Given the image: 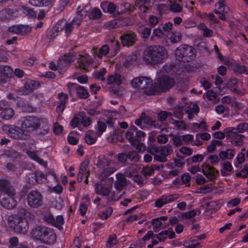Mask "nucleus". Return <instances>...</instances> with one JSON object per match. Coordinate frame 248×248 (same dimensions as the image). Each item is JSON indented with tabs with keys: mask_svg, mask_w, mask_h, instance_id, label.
Segmentation results:
<instances>
[{
	"mask_svg": "<svg viewBox=\"0 0 248 248\" xmlns=\"http://www.w3.org/2000/svg\"><path fill=\"white\" fill-rule=\"evenodd\" d=\"M116 181L115 183L114 186L117 190H121L124 186L126 185V179L124 175L121 173H118L116 175Z\"/></svg>",
	"mask_w": 248,
	"mask_h": 248,
	"instance_id": "nucleus-30",
	"label": "nucleus"
},
{
	"mask_svg": "<svg viewBox=\"0 0 248 248\" xmlns=\"http://www.w3.org/2000/svg\"><path fill=\"white\" fill-rule=\"evenodd\" d=\"M237 132V130L236 129V127L234 128L232 127H229L224 129L225 135L226 136H229L231 138L233 137V135H235V134Z\"/></svg>",
	"mask_w": 248,
	"mask_h": 248,
	"instance_id": "nucleus-61",
	"label": "nucleus"
},
{
	"mask_svg": "<svg viewBox=\"0 0 248 248\" xmlns=\"http://www.w3.org/2000/svg\"><path fill=\"white\" fill-rule=\"evenodd\" d=\"M215 189L214 187L204 186L198 188L197 189V193L202 194H206L212 192Z\"/></svg>",
	"mask_w": 248,
	"mask_h": 248,
	"instance_id": "nucleus-47",
	"label": "nucleus"
},
{
	"mask_svg": "<svg viewBox=\"0 0 248 248\" xmlns=\"http://www.w3.org/2000/svg\"><path fill=\"white\" fill-rule=\"evenodd\" d=\"M200 245V243L194 239L190 241H186L184 243V246L186 248H196Z\"/></svg>",
	"mask_w": 248,
	"mask_h": 248,
	"instance_id": "nucleus-55",
	"label": "nucleus"
},
{
	"mask_svg": "<svg viewBox=\"0 0 248 248\" xmlns=\"http://www.w3.org/2000/svg\"><path fill=\"white\" fill-rule=\"evenodd\" d=\"M20 10L25 15L29 17H34L36 16V13L32 9L29 7L21 6Z\"/></svg>",
	"mask_w": 248,
	"mask_h": 248,
	"instance_id": "nucleus-44",
	"label": "nucleus"
},
{
	"mask_svg": "<svg viewBox=\"0 0 248 248\" xmlns=\"http://www.w3.org/2000/svg\"><path fill=\"white\" fill-rule=\"evenodd\" d=\"M175 234L172 228H169L168 230L162 231L158 234L155 235L156 238L160 242L164 241L168 236L170 239L175 237Z\"/></svg>",
	"mask_w": 248,
	"mask_h": 248,
	"instance_id": "nucleus-26",
	"label": "nucleus"
},
{
	"mask_svg": "<svg viewBox=\"0 0 248 248\" xmlns=\"http://www.w3.org/2000/svg\"><path fill=\"white\" fill-rule=\"evenodd\" d=\"M38 86L39 83L37 82L29 79L24 84V89L20 94L22 95L29 94Z\"/></svg>",
	"mask_w": 248,
	"mask_h": 248,
	"instance_id": "nucleus-21",
	"label": "nucleus"
},
{
	"mask_svg": "<svg viewBox=\"0 0 248 248\" xmlns=\"http://www.w3.org/2000/svg\"><path fill=\"white\" fill-rule=\"evenodd\" d=\"M96 165L101 170L98 175V179L100 181L104 180L117 170V163L108 156H99Z\"/></svg>",
	"mask_w": 248,
	"mask_h": 248,
	"instance_id": "nucleus-3",
	"label": "nucleus"
},
{
	"mask_svg": "<svg viewBox=\"0 0 248 248\" xmlns=\"http://www.w3.org/2000/svg\"><path fill=\"white\" fill-rule=\"evenodd\" d=\"M117 20L119 28L131 25L133 23L132 20L129 17L120 18Z\"/></svg>",
	"mask_w": 248,
	"mask_h": 248,
	"instance_id": "nucleus-41",
	"label": "nucleus"
},
{
	"mask_svg": "<svg viewBox=\"0 0 248 248\" xmlns=\"http://www.w3.org/2000/svg\"><path fill=\"white\" fill-rule=\"evenodd\" d=\"M110 50L109 47L108 45H103L99 49V53L97 55V57L99 59H101L103 56H106L108 54Z\"/></svg>",
	"mask_w": 248,
	"mask_h": 248,
	"instance_id": "nucleus-48",
	"label": "nucleus"
},
{
	"mask_svg": "<svg viewBox=\"0 0 248 248\" xmlns=\"http://www.w3.org/2000/svg\"><path fill=\"white\" fill-rule=\"evenodd\" d=\"M202 170L203 174L210 180L216 179L218 174V171L216 169L208 164H203L202 166Z\"/></svg>",
	"mask_w": 248,
	"mask_h": 248,
	"instance_id": "nucleus-18",
	"label": "nucleus"
},
{
	"mask_svg": "<svg viewBox=\"0 0 248 248\" xmlns=\"http://www.w3.org/2000/svg\"><path fill=\"white\" fill-rule=\"evenodd\" d=\"M114 179L113 177H109L106 180V183L109 185V187H106L99 185H96L95 188V192L99 195H102L103 196H108L110 193V189L112 187Z\"/></svg>",
	"mask_w": 248,
	"mask_h": 248,
	"instance_id": "nucleus-16",
	"label": "nucleus"
},
{
	"mask_svg": "<svg viewBox=\"0 0 248 248\" xmlns=\"http://www.w3.org/2000/svg\"><path fill=\"white\" fill-rule=\"evenodd\" d=\"M136 35L132 31H127L121 37L122 44L124 46L133 45L136 40Z\"/></svg>",
	"mask_w": 248,
	"mask_h": 248,
	"instance_id": "nucleus-20",
	"label": "nucleus"
},
{
	"mask_svg": "<svg viewBox=\"0 0 248 248\" xmlns=\"http://www.w3.org/2000/svg\"><path fill=\"white\" fill-rule=\"evenodd\" d=\"M174 84L172 78L167 76L159 78L154 84V94L166 92L171 88Z\"/></svg>",
	"mask_w": 248,
	"mask_h": 248,
	"instance_id": "nucleus-9",
	"label": "nucleus"
},
{
	"mask_svg": "<svg viewBox=\"0 0 248 248\" xmlns=\"http://www.w3.org/2000/svg\"><path fill=\"white\" fill-rule=\"evenodd\" d=\"M237 132L242 133L245 131H248V123H241L236 127Z\"/></svg>",
	"mask_w": 248,
	"mask_h": 248,
	"instance_id": "nucleus-64",
	"label": "nucleus"
},
{
	"mask_svg": "<svg viewBox=\"0 0 248 248\" xmlns=\"http://www.w3.org/2000/svg\"><path fill=\"white\" fill-rule=\"evenodd\" d=\"M140 31L142 34V37L148 38L151 34V30L148 27L141 26L140 28Z\"/></svg>",
	"mask_w": 248,
	"mask_h": 248,
	"instance_id": "nucleus-62",
	"label": "nucleus"
},
{
	"mask_svg": "<svg viewBox=\"0 0 248 248\" xmlns=\"http://www.w3.org/2000/svg\"><path fill=\"white\" fill-rule=\"evenodd\" d=\"M31 234L34 239L46 244L53 243L56 240V234L52 229L45 227H37L31 231Z\"/></svg>",
	"mask_w": 248,
	"mask_h": 248,
	"instance_id": "nucleus-4",
	"label": "nucleus"
},
{
	"mask_svg": "<svg viewBox=\"0 0 248 248\" xmlns=\"http://www.w3.org/2000/svg\"><path fill=\"white\" fill-rule=\"evenodd\" d=\"M238 132H237L235 135H233V137H232V140H231V143L235 146H239L242 144L243 142V136L238 134Z\"/></svg>",
	"mask_w": 248,
	"mask_h": 248,
	"instance_id": "nucleus-45",
	"label": "nucleus"
},
{
	"mask_svg": "<svg viewBox=\"0 0 248 248\" xmlns=\"http://www.w3.org/2000/svg\"><path fill=\"white\" fill-rule=\"evenodd\" d=\"M168 38L172 44L178 43L182 39V35L178 31H172L168 35Z\"/></svg>",
	"mask_w": 248,
	"mask_h": 248,
	"instance_id": "nucleus-37",
	"label": "nucleus"
},
{
	"mask_svg": "<svg viewBox=\"0 0 248 248\" xmlns=\"http://www.w3.org/2000/svg\"><path fill=\"white\" fill-rule=\"evenodd\" d=\"M44 221L47 223L48 224H51L53 226V224H55V218L50 213H46L44 216Z\"/></svg>",
	"mask_w": 248,
	"mask_h": 248,
	"instance_id": "nucleus-59",
	"label": "nucleus"
},
{
	"mask_svg": "<svg viewBox=\"0 0 248 248\" xmlns=\"http://www.w3.org/2000/svg\"><path fill=\"white\" fill-rule=\"evenodd\" d=\"M171 113L166 111H160L157 115L158 120L160 122L165 121L168 116H170Z\"/></svg>",
	"mask_w": 248,
	"mask_h": 248,
	"instance_id": "nucleus-58",
	"label": "nucleus"
},
{
	"mask_svg": "<svg viewBox=\"0 0 248 248\" xmlns=\"http://www.w3.org/2000/svg\"><path fill=\"white\" fill-rule=\"evenodd\" d=\"M175 56L179 62H186L193 60L196 56V53L191 46L183 45L176 49Z\"/></svg>",
	"mask_w": 248,
	"mask_h": 248,
	"instance_id": "nucleus-7",
	"label": "nucleus"
},
{
	"mask_svg": "<svg viewBox=\"0 0 248 248\" xmlns=\"http://www.w3.org/2000/svg\"><path fill=\"white\" fill-rule=\"evenodd\" d=\"M13 72V70L11 67L7 65L0 66V75L9 77Z\"/></svg>",
	"mask_w": 248,
	"mask_h": 248,
	"instance_id": "nucleus-46",
	"label": "nucleus"
},
{
	"mask_svg": "<svg viewBox=\"0 0 248 248\" xmlns=\"http://www.w3.org/2000/svg\"><path fill=\"white\" fill-rule=\"evenodd\" d=\"M67 86L69 89V93L70 94H71V91L70 88L74 87L76 89L77 95L79 98L86 99L89 96V93L83 86H81L74 83H68Z\"/></svg>",
	"mask_w": 248,
	"mask_h": 248,
	"instance_id": "nucleus-17",
	"label": "nucleus"
},
{
	"mask_svg": "<svg viewBox=\"0 0 248 248\" xmlns=\"http://www.w3.org/2000/svg\"><path fill=\"white\" fill-rule=\"evenodd\" d=\"M131 83L132 87L143 91L146 94H154V85H153L151 78L146 77H137L134 78Z\"/></svg>",
	"mask_w": 248,
	"mask_h": 248,
	"instance_id": "nucleus-6",
	"label": "nucleus"
},
{
	"mask_svg": "<svg viewBox=\"0 0 248 248\" xmlns=\"http://www.w3.org/2000/svg\"><path fill=\"white\" fill-rule=\"evenodd\" d=\"M41 122L42 120H40L38 117L28 116L21 118L19 120L17 124L23 131L31 132L41 125Z\"/></svg>",
	"mask_w": 248,
	"mask_h": 248,
	"instance_id": "nucleus-8",
	"label": "nucleus"
},
{
	"mask_svg": "<svg viewBox=\"0 0 248 248\" xmlns=\"http://www.w3.org/2000/svg\"><path fill=\"white\" fill-rule=\"evenodd\" d=\"M0 203L3 207L8 209H13L17 205L15 190L9 191L7 193H1L0 196Z\"/></svg>",
	"mask_w": 248,
	"mask_h": 248,
	"instance_id": "nucleus-11",
	"label": "nucleus"
},
{
	"mask_svg": "<svg viewBox=\"0 0 248 248\" xmlns=\"http://www.w3.org/2000/svg\"><path fill=\"white\" fill-rule=\"evenodd\" d=\"M148 152L154 155V160L165 163L167 161V157L172 154L173 149L169 144L159 146H153L148 148Z\"/></svg>",
	"mask_w": 248,
	"mask_h": 248,
	"instance_id": "nucleus-5",
	"label": "nucleus"
},
{
	"mask_svg": "<svg viewBox=\"0 0 248 248\" xmlns=\"http://www.w3.org/2000/svg\"><path fill=\"white\" fill-rule=\"evenodd\" d=\"M15 114V111L11 108H5L0 113L1 117L6 120L11 119Z\"/></svg>",
	"mask_w": 248,
	"mask_h": 248,
	"instance_id": "nucleus-36",
	"label": "nucleus"
},
{
	"mask_svg": "<svg viewBox=\"0 0 248 248\" xmlns=\"http://www.w3.org/2000/svg\"><path fill=\"white\" fill-rule=\"evenodd\" d=\"M14 190L8 181L4 179L0 180V190L2 193H7L10 190L13 191Z\"/></svg>",
	"mask_w": 248,
	"mask_h": 248,
	"instance_id": "nucleus-34",
	"label": "nucleus"
},
{
	"mask_svg": "<svg viewBox=\"0 0 248 248\" xmlns=\"http://www.w3.org/2000/svg\"><path fill=\"white\" fill-rule=\"evenodd\" d=\"M106 128L107 125L104 122L98 121L96 126V131L95 133V136L97 137H100L102 133L106 130Z\"/></svg>",
	"mask_w": 248,
	"mask_h": 248,
	"instance_id": "nucleus-40",
	"label": "nucleus"
},
{
	"mask_svg": "<svg viewBox=\"0 0 248 248\" xmlns=\"http://www.w3.org/2000/svg\"><path fill=\"white\" fill-rule=\"evenodd\" d=\"M93 62V60L90 56L86 54L84 56L80 55L78 59V67L82 69L86 70L88 66Z\"/></svg>",
	"mask_w": 248,
	"mask_h": 248,
	"instance_id": "nucleus-23",
	"label": "nucleus"
},
{
	"mask_svg": "<svg viewBox=\"0 0 248 248\" xmlns=\"http://www.w3.org/2000/svg\"><path fill=\"white\" fill-rule=\"evenodd\" d=\"M18 11L16 8H5L0 11V19H14L18 16Z\"/></svg>",
	"mask_w": 248,
	"mask_h": 248,
	"instance_id": "nucleus-19",
	"label": "nucleus"
},
{
	"mask_svg": "<svg viewBox=\"0 0 248 248\" xmlns=\"http://www.w3.org/2000/svg\"><path fill=\"white\" fill-rule=\"evenodd\" d=\"M50 175L53 176L56 182H58L59 181V178L57 177L56 174L53 171H50L47 173L46 175L41 172H38L36 173L35 175L36 181L38 183H42L44 182L43 179L46 180V177Z\"/></svg>",
	"mask_w": 248,
	"mask_h": 248,
	"instance_id": "nucleus-28",
	"label": "nucleus"
},
{
	"mask_svg": "<svg viewBox=\"0 0 248 248\" xmlns=\"http://www.w3.org/2000/svg\"><path fill=\"white\" fill-rule=\"evenodd\" d=\"M170 9L171 12L177 13L182 11L183 7L179 4L175 2L170 4Z\"/></svg>",
	"mask_w": 248,
	"mask_h": 248,
	"instance_id": "nucleus-54",
	"label": "nucleus"
},
{
	"mask_svg": "<svg viewBox=\"0 0 248 248\" xmlns=\"http://www.w3.org/2000/svg\"><path fill=\"white\" fill-rule=\"evenodd\" d=\"M197 28L202 31V35L204 37L210 38L214 36L213 31L209 29L204 23H200Z\"/></svg>",
	"mask_w": 248,
	"mask_h": 248,
	"instance_id": "nucleus-27",
	"label": "nucleus"
},
{
	"mask_svg": "<svg viewBox=\"0 0 248 248\" xmlns=\"http://www.w3.org/2000/svg\"><path fill=\"white\" fill-rule=\"evenodd\" d=\"M80 123L85 127L89 126L91 124V119L87 117L83 112L79 113Z\"/></svg>",
	"mask_w": 248,
	"mask_h": 248,
	"instance_id": "nucleus-42",
	"label": "nucleus"
},
{
	"mask_svg": "<svg viewBox=\"0 0 248 248\" xmlns=\"http://www.w3.org/2000/svg\"><path fill=\"white\" fill-rule=\"evenodd\" d=\"M101 15V11L97 8H94L92 11L90 17L93 19H98L100 17Z\"/></svg>",
	"mask_w": 248,
	"mask_h": 248,
	"instance_id": "nucleus-63",
	"label": "nucleus"
},
{
	"mask_svg": "<svg viewBox=\"0 0 248 248\" xmlns=\"http://www.w3.org/2000/svg\"><path fill=\"white\" fill-rule=\"evenodd\" d=\"M152 223L153 225V230L155 232L159 231L160 228L161 227L162 223L159 220V218H155L152 220Z\"/></svg>",
	"mask_w": 248,
	"mask_h": 248,
	"instance_id": "nucleus-56",
	"label": "nucleus"
},
{
	"mask_svg": "<svg viewBox=\"0 0 248 248\" xmlns=\"http://www.w3.org/2000/svg\"><path fill=\"white\" fill-rule=\"evenodd\" d=\"M179 198L180 194L178 193L163 195L155 200L153 206L155 207L160 208L166 204L174 202Z\"/></svg>",
	"mask_w": 248,
	"mask_h": 248,
	"instance_id": "nucleus-12",
	"label": "nucleus"
},
{
	"mask_svg": "<svg viewBox=\"0 0 248 248\" xmlns=\"http://www.w3.org/2000/svg\"><path fill=\"white\" fill-rule=\"evenodd\" d=\"M4 154L6 156L14 158H17L19 156V153L13 149H8L5 151Z\"/></svg>",
	"mask_w": 248,
	"mask_h": 248,
	"instance_id": "nucleus-60",
	"label": "nucleus"
},
{
	"mask_svg": "<svg viewBox=\"0 0 248 248\" xmlns=\"http://www.w3.org/2000/svg\"><path fill=\"white\" fill-rule=\"evenodd\" d=\"M85 140L86 142L89 145L93 144L96 140V137L93 135V132H89L85 135Z\"/></svg>",
	"mask_w": 248,
	"mask_h": 248,
	"instance_id": "nucleus-51",
	"label": "nucleus"
},
{
	"mask_svg": "<svg viewBox=\"0 0 248 248\" xmlns=\"http://www.w3.org/2000/svg\"><path fill=\"white\" fill-rule=\"evenodd\" d=\"M117 243V240L116 239V236L114 234L111 235L107 241L106 246L111 248L116 245Z\"/></svg>",
	"mask_w": 248,
	"mask_h": 248,
	"instance_id": "nucleus-57",
	"label": "nucleus"
},
{
	"mask_svg": "<svg viewBox=\"0 0 248 248\" xmlns=\"http://www.w3.org/2000/svg\"><path fill=\"white\" fill-rule=\"evenodd\" d=\"M34 218L35 216L32 213L24 208H20L16 214L8 217V224L16 233H25L29 229V224L32 223Z\"/></svg>",
	"mask_w": 248,
	"mask_h": 248,
	"instance_id": "nucleus-1",
	"label": "nucleus"
},
{
	"mask_svg": "<svg viewBox=\"0 0 248 248\" xmlns=\"http://www.w3.org/2000/svg\"><path fill=\"white\" fill-rule=\"evenodd\" d=\"M26 200L28 206L31 208H38L43 204V196L36 190H31L28 194Z\"/></svg>",
	"mask_w": 248,
	"mask_h": 248,
	"instance_id": "nucleus-10",
	"label": "nucleus"
},
{
	"mask_svg": "<svg viewBox=\"0 0 248 248\" xmlns=\"http://www.w3.org/2000/svg\"><path fill=\"white\" fill-rule=\"evenodd\" d=\"M197 15L200 18L208 20L210 25L217 24L219 22L218 19L212 13L207 14L205 12H198Z\"/></svg>",
	"mask_w": 248,
	"mask_h": 248,
	"instance_id": "nucleus-25",
	"label": "nucleus"
},
{
	"mask_svg": "<svg viewBox=\"0 0 248 248\" xmlns=\"http://www.w3.org/2000/svg\"><path fill=\"white\" fill-rule=\"evenodd\" d=\"M104 26L105 29L108 30H111L119 28L117 19L111 20L106 22L104 24Z\"/></svg>",
	"mask_w": 248,
	"mask_h": 248,
	"instance_id": "nucleus-53",
	"label": "nucleus"
},
{
	"mask_svg": "<svg viewBox=\"0 0 248 248\" xmlns=\"http://www.w3.org/2000/svg\"><path fill=\"white\" fill-rule=\"evenodd\" d=\"M123 77L119 74H111L108 76L107 79V83L110 85H113L114 87L109 88L110 92L116 94L119 90V86L122 84Z\"/></svg>",
	"mask_w": 248,
	"mask_h": 248,
	"instance_id": "nucleus-13",
	"label": "nucleus"
},
{
	"mask_svg": "<svg viewBox=\"0 0 248 248\" xmlns=\"http://www.w3.org/2000/svg\"><path fill=\"white\" fill-rule=\"evenodd\" d=\"M171 124L175 126L177 130H185L186 129V124L183 121H178L172 119Z\"/></svg>",
	"mask_w": 248,
	"mask_h": 248,
	"instance_id": "nucleus-43",
	"label": "nucleus"
},
{
	"mask_svg": "<svg viewBox=\"0 0 248 248\" xmlns=\"http://www.w3.org/2000/svg\"><path fill=\"white\" fill-rule=\"evenodd\" d=\"M168 56L166 49L159 46H150L143 51L142 59L146 64L155 65L161 63Z\"/></svg>",
	"mask_w": 248,
	"mask_h": 248,
	"instance_id": "nucleus-2",
	"label": "nucleus"
},
{
	"mask_svg": "<svg viewBox=\"0 0 248 248\" xmlns=\"http://www.w3.org/2000/svg\"><path fill=\"white\" fill-rule=\"evenodd\" d=\"M138 166L136 164H131L125 169L124 175L126 177H131L135 173L138 172Z\"/></svg>",
	"mask_w": 248,
	"mask_h": 248,
	"instance_id": "nucleus-35",
	"label": "nucleus"
},
{
	"mask_svg": "<svg viewBox=\"0 0 248 248\" xmlns=\"http://www.w3.org/2000/svg\"><path fill=\"white\" fill-rule=\"evenodd\" d=\"M54 0H30V3L34 6H47L50 5Z\"/></svg>",
	"mask_w": 248,
	"mask_h": 248,
	"instance_id": "nucleus-38",
	"label": "nucleus"
},
{
	"mask_svg": "<svg viewBox=\"0 0 248 248\" xmlns=\"http://www.w3.org/2000/svg\"><path fill=\"white\" fill-rule=\"evenodd\" d=\"M113 209L111 207H108L105 211H102L98 214V216L102 219H107L112 213Z\"/></svg>",
	"mask_w": 248,
	"mask_h": 248,
	"instance_id": "nucleus-50",
	"label": "nucleus"
},
{
	"mask_svg": "<svg viewBox=\"0 0 248 248\" xmlns=\"http://www.w3.org/2000/svg\"><path fill=\"white\" fill-rule=\"evenodd\" d=\"M227 87L232 93L239 96L243 95L246 93L242 83L236 79H230L227 83Z\"/></svg>",
	"mask_w": 248,
	"mask_h": 248,
	"instance_id": "nucleus-15",
	"label": "nucleus"
},
{
	"mask_svg": "<svg viewBox=\"0 0 248 248\" xmlns=\"http://www.w3.org/2000/svg\"><path fill=\"white\" fill-rule=\"evenodd\" d=\"M235 151L234 149L228 148L225 151H221L219 153V156L221 158L228 160L232 159L234 156Z\"/></svg>",
	"mask_w": 248,
	"mask_h": 248,
	"instance_id": "nucleus-32",
	"label": "nucleus"
},
{
	"mask_svg": "<svg viewBox=\"0 0 248 248\" xmlns=\"http://www.w3.org/2000/svg\"><path fill=\"white\" fill-rule=\"evenodd\" d=\"M101 8L105 13L113 14L116 11L117 6L112 2L105 1L101 3Z\"/></svg>",
	"mask_w": 248,
	"mask_h": 248,
	"instance_id": "nucleus-29",
	"label": "nucleus"
},
{
	"mask_svg": "<svg viewBox=\"0 0 248 248\" xmlns=\"http://www.w3.org/2000/svg\"><path fill=\"white\" fill-rule=\"evenodd\" d=\"M67 26V21L65 20L59 21L56 25L51 30L52 34L50 35L52 38L55 37L58 35V32L65 30Z\"/></svg>",
	"mask_w": 248,
	"mask_h": 248,
	"instance_id": "nucleus-24",
	"label": "nucleus"
},
{
	"mask_svg": "<svg viewBox=\"0 0 248 248\" xmlns=\"http://www.w3.org/2000/svg\"><path fill=\"white\" fill-rule=\"evenodd\" d=\"M88 165L89 162L88 161H85L80 164L77 178L78 182L83 180L84 176H89L90 171L88 169Z\"/></svg>",
	"mask_w": 248,
	"mask_h": 248,
	"instance_id": "nucleus-22",
	"label": "nucleus"
},
{
	"mask_svg": "<svg viewBox=\"0 0 248 248\" xmlns=\"http://www.w3.org/2000/svg\"><path fill=\"white\" fill-rule=\"evenodd\" d=\"M136 130V127L133 126L132 129L128 130L125 133V138L132 145H135L138 142V138L134 136V132H135Z\"/></svg>",
	"mask_w": 248,
	"mask_h": 248,
	"instance_id": "nucleus-33",
	"label": "nucleus"
},
{
	"mask_svg": "<svg viewBox=\"0 0 248 248\" xmlns=\"http://www.w3.org/2000/svg\"><path fill=\"white\" fill-rule=\"evenodd\" d=\"M86 15V11L84 9H82L80 11L78 12L76 18L71 22L74 26L78 27L80 25V20L82 19L83 16Z\"/></svg>",
	"mask_w": 248,
	"mask_h": 248,
	"instance_id": "nucleus-39",
	"label": "nucleus"
},
{
	"mask_svg": "<svg viewBox=\"0 0 248 248\" xmlns=\"http://www.w3.org/2000/svg\"><path fill=\"white\" fill-rule=\"evenodd\" d=\"M173 144L176 147L185 145L182 136L173 135Z\"/></svg>",
	"mask_w": 248,
	"mask_h": 248,
	"instance_id": "nucleus-52",
	"label": "nucleus"
},
{
	"mask_svg": "<svg viewBox=\"0 0 248 248\" xmlns=\"http://www.w3.org/2000/svg\"><path fill=\"white\" fill-rule=\"evenodd\" d=\"M3 130L10 137L16 139H22L24 137L23 130L18 127L10 125H4L2 126Z\"/></svg>",
	"mask_w": 248,
	"mask_h": 248,
	"instance_id": "nucleus-14",
	"label": "nucleus"
},
{
	"mask_svg": "<svg viewBox=\"0 0 248 248\" xmlns=\"http://www.w3.org/2000/svg\"><path fill=\"white\" fill-rule=\"evenodd\" d=\"M215 7L214 13L216 14H218L221 12H226V6L223 1H218L215 4Z\"/></svg>",
	"mask_w": 248,
	"mask_h": 248,
	"instance_id": "nucleus-49",
	"label": "nucleus"
},
{
	"mask_svg": "<svg viewBox=\"0 0 248 248\" xmlns=\"http://www.w3.org/2000/svg\"><path fill=\"white\" fill-rule=\"evenodd\" d=\"M220 172L223 176L229 175L231 174L233 167L230 162L225 161L220 164Z\"/></svg>",
	"mask_w": 248,
	"mask_h": 248,
	"instance_id": "nucleus-31",
	"label": "nucleus"
}]
</instances>
